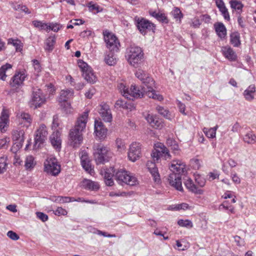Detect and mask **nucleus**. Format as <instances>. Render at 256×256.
I'll use <instances>...</instances> for the list:
<instances>
[{"mask_svg":"<svg viewBox=\"0 0 256 256\" xmlns=\"http://www.w3.org/2000/svg\"><path fill=\"white\" fill-rule=\"evenodd\" d=\"M88 112L85 111L78 118L75 126L69 132L68 140L70 145L73 148L80 146L83 140L82 132L86 128L88 122Z\"/></svg>","mask_w":256,"mask_h":256,"instance_id":"nucleus-1","label":"nucleus"},{"mask_svg":"<svg viewBox=\"0 0 256 256\" xmlns=\"http://www.w3.org/2000/svg\"><path fill=\"white\" fill-rule=\"evenodd\" d=\"M186 165L180 160H174L170 168L172 173L170 174L168 181L170 186L176 190L184 192L182 186V176L186 171Z\"/></svg>","mask_w":256,"mask_h":256,"instance_id":"nucleus-2","label":"nucleus"},{"mask_svg":"<svg viewBox=\"0 0 256 256\" xmlns=\"http://www.w3.org/2000/svg\"><path fill=\"white\" fill-rule=\"evenodd\" d=\"M126 58L130 65L137 68L144 62V54L140 47L132 45L126 49Z\"/></svg>","mask_w":256,"mask_h":256,"instance_id":"nucleus-3","label":"nucleus"},{"mask_svg":"<svg viewBox=\"0 0 256 256\" xmlns=\"http://www.w3.org/2000/svg\"><path fill=\"white\" fill-rule=\"evenodd\" d=\"M134 22L136 28L142 36H146L148 32L154 33L156 32V24L144 18L136 16Z\"/></svg>","mask_w":256,"mask_h":256,"instance_id":"nucleus-4","label":"nucleus"},{"mask_svg":"<svg viewBox=\"0 0 256 256\" xmlns=\"http://www.w3.org/2000/svg\"><path fill=\"white\" fill-rule=\"evenodd\" d=\"M195 181L198 186L194 184L193 180L190 178L184 181V183L190 192L196 195L202 194L204 190L200 188H202L205 186L206 182L205 178L200 175H198L195 177Z\"/></svg>","mask_w":256,"mask_h":256,"instance_id":"nucleus-5","label":"nucleus"},{"mask_svg":"<svg viewBox=\"0 0 256 256\" xmlns=\"http://www.w3.org/2000/svg\"><path fill=\"white\" fill-rule=\"evenodd\" d=\"M147 92L144 86L138 87L135 84H132L130 90L124 86L122 93L125 98L133 100L134 98H141L144 94L147 95Z\"/></svg>","mask_w":256,"mask_h":256,"instance_id":"nucleus-6","label":"nucleus"},{"mask_svg":"<svg viewBox=\"0 0 256 256\" xmlns=\"http://www.w3.org/2000/svg\"><path fill=\"white\" fill-rule=\"evenodd\" d=\"M115 178L117 182L122 185L125 184L130 186H134L138 184V180L135 176L130 175L128 172L123 169L118 170L116 172Z\"/></svg>","mask_w":256,"mask_h":256,"instance_id":"nucleus-7","label":"nucleus"},{"mask_svg":"<svg viewBox=\"0 0 256 256\" xmlns=\"http://www.w3.org/2000/svg\"><path fill=\"white\" fill-rule=\"evenodd\" d=\"M46 102V98L42 90L39 88H33L29 106L36 109L41 107Z\"/></svg>","mask_w":256,"mask_h":256,"instance_id":"nucleus-8","label":"nucleus"},{"mask_svg":"<svg viewBox=\"0 0 256 256\" xmlns=\"http://www.w3.org/2000/svg\"><path fill=\"white\" fill-rule=\"evenodd\" d=\"M112 153L106 148L100 144L98 145L94 152L97 164H104L108 162L112 157Z\"/></svg>","mask_w":256,"mask_h":256,"instance_id":"nucleus-9","label":"nucleus"},{"mask_svg":"<svg viewBox=\"0 0 256 256\" xmlns=\"http://www.w3.org/2000/svg\"><path fill=\"white\" fill-rule=\"evenodd\" d=\"M78 64L84 80L88 83L94 84L97 80V77L94 75L92 68L82 60H79Z\"/></svg>","mask_w":256,"mask_h":256,"instance_id":"nucleus-10","label":"nucleus"},{"mask_svg":"<svg viewBox=\"0 0 256 256\" xmlns=\"http://www.w3.org/2000/svg\"><path fill=\"white\" fill-rule=\"evenodd\" d=\"M142 82L146 87V90L148 91L146 94L149 98L158 100H163L162 96L156 94V91L154 90L155 82L154 79L150 76L149 74H148L144 79V80L142 81Z\"/></svg>","mask_w":256,"mask_h":256,"instance_id":"nucleus-11","label":"nucleus"},{"mask_svg":"<svg viewBox=\"0 0 256 256\" xmlns=\"http://www.w3.org/2000/svg\"><path fill=\"white\" fill-rule=\"evenodd\" d=\"M24 130H16L12 133V139L14 142L11 148V151L13 153H16L21 148L24 140Z\"/></svg>","mask_w":256,"mask_h":256,"instance_id":"nucleus-12","label":"nucleus"},{"mask_svg":"<svg viewBox=\"0 0 256 256\" xmlns=\"http://www.w3.org/2000/svg\"><path fill=\"white\" fill-rule=\"evenodd\" d=\"M44 171L52 176H58L60 172V166L56 158L47 159L44 162Z\"/></svg>","mask_w":256,"mask_h":256,"instance_id":"nucleus-13","label":"nucleus"},{"mask_svg":"<svg viewBox=\"0 0 256 256\" xmlns=\"http://www.w3.org/2000/svg\"><path fill=\"white\" fill-rule=\"evenodd\" d=\"M28 74L25 70H20L12 76L10 82V85L11 87L14 88L22 86H24V82Z\"/></svg>","mask_w":256,"mask_h":256,"instance_id":"nucleus-14","label":"nucleus"},{"mask_svg":"<svg viewBox=\"0 0 256 256\" xmlns=\"http://www.w3.org/2000/svg\"><path fill=\"white\" fill-rule=\"evenodd\" d=\"M104 38L106 44V47L110 51L118 52L119 50L120 43L115 35L108 32L107 34L104 33Z\"/></svg>","mask_w":256,"mask_h":256,"instance_id":"nucleus-15","label":"nucleus"},{"mask_svg":"<svg viewBox=\"0 0 256 256\" xmlns=\"http://www.w3.org/2000/svg\"><path fill=\"white\" fill-rule=\"evenodd\" d=\"M48 132L46 126L44 124L40 125L39 128L36 130L34 137V147L39 148L41 146L46 140Z\"/></svg>","mask_w":256,"mask_h":256,"instance_id":"nucleus-16","label":"nucleus"},{"mask_svg":"<svg viewBox=\"0 0 256 256\" xmlns=\"http://www.w3.org/2000/svg\"><path fill=\"white\" fill-rule=\"evenodd\" d=\"M141 156V144L138 142H132L129 148L128 158L133 162L136 161Z\"/></svg>","mask_w":256,"mask_h":256,"instance_id":"nucleus-17","label":"nucleus"},{"mask_svg":"<svg viewBox=\"0 0 256 256\" xmlns=\"http://www.w3.org/2000/svg\"><path fill=\"white\" fill-rule=\"evenodd\" d=\"M94 132L100 139H104L107 134L108 130L100 120H96L94 121Z\"/></svg>","mask_w":256,"mask_h":256,"instance_id":"nucleus-18","label":"nucleus"},{"mask_svg":"<svg viewBox=\"0 0 256 256\" xmlns=\"http://www.w3.org/2000/svg\"><path fill=\"white\" fill-rule=\"evenodd\" d=\"M221 52L222 55L230 62H235L237 60V55L234 50L230 46H222Z\"/></svg>","mask_w":256,"mask_h":256,"instance_id":"nucleus-19","label":"nucleus"},{"mask_svg":"<svg viewBox=\"0 0 256 256\" xmlns=\"http://www.w3.org/2000/svg\"><path fill=\"white\" fill-rule=\"evenodd\" d=\"M99 113L102 120L106 122H110L112 120V115L109 106L106 104H102L100 106Z\"/></svg>","mask_w":256,"mask_h":256,"instance_id":"nucleus-20","label":"nucleus"},{"mask_svg":"<svg viewBox=\"0 0 256 256\" xmlns=\"http://www.w3.org/2000/svg\"><path fill=\"white\" fill-rule=\"evenodd\" d=\"M114 173L115 170L114 167H110L104 170V174H102V175L104 176V178L106 186H112L114 184L112 178L114 176H115Z\"/></svg>","mask_w":256,"mask_h":256,"instance_id":"nucleus-21","label":"nucleus"},{"mask_svg":"<svg viewBox=\"0 0 256 256\" xmlns=\"http://www.w3.org/2000/svg\"><path fill=\"white\" fill-rule=\"evenodd\" d=\"M50 140L52 146L56 150H60L61 148L62 140L60 133L56 130L50 136Z\"/></svg>","mask_w":256,"mask_h":256,"instance_id":"nucleus-22","label":"nucleus"},{"mask_svg":"<svg viewBox=\"0 0 256 256\" xmlns=\"http://www.w3.org/2000/svg\"><path fill=\"white\" fill-rule=\"evenodd\" d=\"M146 120L154 128H160L163 126L162 120L158 119L156 116L148 114L146 116Z\"/></svg>","mask_w":256,"mask_h":256,"instance_id":"nucleus-23","label":"nucleus"},{"mask_svg":"<svg viewBox=\"0 0 256 256\" xmlns=\"http://www.w3.org/2000/svg\"><path fill=\"white\" fill-rule=\"evenodd\" d=\"M215 31L221 39H224L226 36V28L223 23L218 22L214 24Z\"/></svg>","mask_w":256,"mask_h":256,"instance_id":"nucleus-24","label":"nucleus"},{"mask_svg":"<svg viewBox=\"0 0 256 256\" xmlns=\"http://www.w3.org/2000/svg\"><path fill=\"white\" fill-rule=\"evenodd\" d=\"M256 92V86L254 84L250 85L243 92L244 98L249 102L254 99V94Z\"/></svg>","mask_w":256,"mask_h":256,"instance_id":"nucleus-25","label":"nucleus"},{"mask_svg":"<svg viewBox=\"0 0 256 256\" xmlns=\"http://www.w3.org/2000/svg\"><path fill=\"white\" fill-rule=\"evenodd\" d=\"M56 43V38L54 36H50L45 40L44 49L46 52H51L54 49Z\"/></svg>","mask_w":256,"mask_h":256,"instance_id":"nucleus-26","label":"nucleus"},{"mask_svg":"<svg viewBox=\"0 0 256 256\" xmlns=\"http://www.w3.org/2000/svg\"><path fill=\"white\" fill-rule=\"evenodd\" d=\"M74 95V91L72 89H67L66 90H62L58 98V102L62 103V102L67 101L70 98Z\"/></svg>","mask_w":256,"mask_h":256,"instance_id":"nucleus-27","label":"nucleus"},{"mask_svg":"<svg viewBox=\"0 0 256 256\" xmlns=\"http://www.w3.org/2000/svg\"><path fill=\"white\" fill-rule=\"evenodd\" d=\"M82 186L85 189L91 190H97L100 188L99 185L97 182L89 180H84Z\"/></svg>","mask_w":256,"mask_h":256,"instance_id":"nucleus-28","label":"nucleus"},{"mask_svg":"<svg viewBox=\"0 0 256 256\" xmlns=\"http://www.w3.org/2000/svg\"><path fill=\"white\" fill-rule=\"evenodd\" d=\"M150 14L156 18L158 21L163 24H168V20L167 16L164 13L157 12L156 11L149 12Z\"/></svg>","mask_w":256,"mask_h":256,"instance_id":"nucleus-29","label":"nucleus"},{"mask_svg":"<svg viewBox=\"0 0 256 256\" xmlns=\"http://www.w3.org/2000/svg\"><path fill=\"white\" fill-rule=\"evenodd\" d=\"M230 42L234 47H239L241 44L240 34L238 32H232L230 34Z\"/></svg>","mask_w":256,"mask_h":256,"instance_id":"nucleus-30","label":"nucleus"},{"mask_svg":"<svg viewBox=\"0 0 256 256\" xmlns=\"http://www.w3.org/2000/svg\"><path fill=\"white\" fill-rule=\"evenodd\" d=\"M115 52L110 51L104 58L105 62L108 66H114L116 64L117 58L114 54Z\"/></svg>","mask_w":256,"mask_h":256,"instance_id":"nucleus-31","label":"nucleus"},{"mask_svg":"<svg viewBox=\"0 0 256 256\" xmlns=\"http://www.w3.org/2000/svg\"><path fill=\"white\" fill-rule=\"evenodd\" d=\"M230 4L232 8L237 10L238 14L242 12L244 5L238 0H230Z\"/></svg>","mask_w":256,"mask_h":256,"instance_id":"nucleus-32","label":"nucleus"},{"mask_svg":"<svg viewBox=\"0 0 256 256\" xmlns=\"http://www.w3.org/2000/svg\"><path fill=\"white\" fill-rule=\"evenodd\" d=\"M8 44H12L14 46L16 52H20L22 50V45L21 42L18 39H13L12 38H10L8 40Z\"/></svg>","mask_w":256,"mask_h":256,"instance_id":"nucleus-33","label":"nucleus"},{"mask_svg":"<svg viewBox=\"0 0 256 256\" xmlns=\"http://www.w3.org/2000/svg\"><path fill=\"white\" fill-rule=\"evenodd\" d=\"M218 128V126H216L214 127L209 129L204 128L203 130V131L208 138H213L216 137V130Z\"/></svg>","mask_w":256,"mask_h":256,"instance_id":"nucleus-34","label":"nucleus"},{"mask_svg":"<svg viewBox=\"0 0 256 256\" xmlns=\"http://www.w3.org/2000/svg\"><path fill=\"white\" fill-rule=\"evenodd\" d=\"M244 140L248 144H254L256 142V136L250 132L244 136Z\"/></svg>","mask_w":256,"mask_h":256,"instance_id":"nucleus-35","label":"nucleus"},{"mask_svg":"<svg viewBox=\"0 0 256 256\" xmlns=\"http://www.w3.org/2000/svg\"><path fill=\"white\" fill-rule=\"evenodd\" d=\"M12 67V65L10 64H6L4 65H3L0 68V79L2 80H5L6 78V70L11 68Z\"/></svg>","mask_w":256,"mask_h":256,"instance_id":"nucleus-36","label":"nucleus"},{"mask_svg":"<svg viewBox=\"0 0 256 256\" xmlns=\"http://www.w3.org/2000/svg\"><path fill=\"white\" fill-rule=\"evenodd\" d=\"M150 173L152 174L154 180L157 183L160 182V175L159 174L158 169L156 168H150V169L148 170Z\"/></svg>","mask_w":256,"mask_h":256,"instance_id":"nucleus-37","label":"nucleus"},{"mask_svg":"<svg viewBox=\"0 0 256 256\" xmlns=\"http://www.w3.org/2000/svg\"><path fill=\"white\" fill-rule=\"evenodd\" d=\"M32 24L36 28H38L40 30H48V25L47 24L44 23L40 20L32 21Z\"/></svg>","mask_w":256,"mask_h":256,"instance_id":"nucleus-38","label":"nucleus"},{"mask_svg":"<svg viewBox=\"0 0 256 256\" xmlns=\"http://www.w3.org/2000/svg\"><path fill=\"white\" fill-rule=\"evenodd\" d=\"M34 158L32 156H30L26 157L25 160V167L26 170L34 168L35 164H34Z\"/></svg>","mask_w":256,"mask_h":256,"instance_id":"nucleus-39","label":"nucleus"},{"mask_svg":"<svg viewBox=\"0 0 256 256\" xmlns=\"http://www.w3.org/2000/svg\"><path fill=\"white\" fill-rule=\"evenodd\" d=\"M88 7L89 10L94 14H97L102 10V8L98 5L96 4H92V2H90L88 4Z\"/></svg>","mask_w":256,"mask_h":256,"instance_id":"nucleus-40","label":"nucleus"},{"mask_svg":"<svg viewBox=\"0 0 256 256\" xmlns=\"http://www.w3.org/2000/svg\"><path fill=\"white\" fill-rule=\"evenodd\" d=\"M148 74L146 71L140 68H138L135 72L136 76L142 82L144 80V79L146 78Z\"/></svg>","mask_w":256,"mask_h":256,"instance_id":"nucleus-41","label":"nucleus"},{"mask_svg":"<svg viewBox=\"0 0 256 256\" xmlns=\"http://www.w3.org/2000/svg\"><path fill=\"white\" fill-rule=\"evenodd\" d=\"M178 224L182 227H186L187 228H192L193 226L192 222L188 220H180L178 222Z\"/></svg>","mask_w":256,"mask_h":256,"instance_id":"nucleus-42","label":"nucleus"},{"mask_svg":"<svg viewBox=\"0 0 256 256\" xmlns=\"http://www.w3.org/2000/svg\"><path fill=\"white\" fill-rule=\"evenodd\" d=\"M156 109L160 114L166 118H168L170 114L168 110H165L163 107L160 106H157Z\"/></svg>","mask_w":256,"mask_h":256,"instance_id":"nucleus-43","label":"nucleus"},{"mask_svg":"<svg viewBox=\"0 0 256 256\" xmlns=\"http://www.w3.org/2000/svg\"><path fill=\"white\" fill-rule=\"evenodd\" d=\"M81 164L84 168V169L87 172L90 173L92 170V168L91 167V163L90 160H86L85 162H82Z\"/></svg>","mask_w":256,"mask_h":256,"instance_id":"nucleus-44","label":"nucleus"},{"mask_svg":"<svg viewBox=\"0 0 256 256\" xmlns=\"http://www.w3.org/2000/svg\"><path fill=\"white\" fill-rule=\"evenodd\" d=\"M127 102L124 101L122 99H118L116 100L114 106L116 108H122L125 109L126 106Z\"/></svg>","mask_w":256,"mask_h":256,"instance_id":"nucleus-45","label":"nucleus"},{"mask_svg":"<svg viewBox=\"0 0 256 256\" xmlns=\"http://www.w3.org/2000/svg\"><path fill=\"white\" fill-rule=\"evenodd\" d=\"M20 118L25 122L28 123V124H31L32 119L31 116L29 114L26 113V112H22L20 114Z\"/></svg>","mask_w":256,"mask_h":256,"instance_id":"nucleus-46","label":"nucleus"},{"mask_svg":"<svg viewBox=\"0 0 256 256\" xmlns=\"http://www.w3.org/2000/svg\"><path fill=\"white\" fill-rule=\"evenodd\" d=\"M62 27V26L58 23H52L48 25V29H50L55 32H57Z\"/></svg>","mask_w":256,"mask_h":256,"instance_id":"nucleus-47","label":"nucleus"},{"mask_svg":"<svg viewBox=\"0 0 256 256\" xmlns=\"http://www.w3.org/2000/svg\"><path fill=\"white\" fill-rule=\"evenodd\" d=\"M219 10L220 12L224 16V18L225 20L227 21L230 20L229 12L226 6L225 8H222L220 10Z\"/></svg>","mask_w":256,"mask_h":256,"instance_id":"nucleus-48","label":"nucleus"},{"mask_svg":"<svg viewBox=\"0 0 256 256\" xmlns=\"http://www.w3.org/2000/svg\"><path fill=\"white\" fill-rule=\"evenodd\" d=\"M54 214L56 216H66L67 214V211L62 207H58L54 212Z\"/></svg>","mask_w":256,"mask_h":256,"instance_id":"nucleus-49","label":"nucleus"},{"mask_svg":"<svg viewBox=\"0 0 256 256\" xmlns=\"http://www.w3.org/2000/svg\"><path fill=\"white\" fill-rule=\"evenodd\" d=\"M7 236L13 240H16L20 238L19 236L12 230H10L7 232Z\"/></svg>","mask_w":256,"mask_h":256,"instance_id":"nucleus-50","label":"nucleus"},{"mask_svg":"<svg viewBox=\"0 0 256 256\" xmlns=\"http://www.w3.org/2000/svg\"><path fill=\"white\" fill-rule=\"evenodd\" d=\"M36 216L38 218L43 222H45L48 220V216L42 212H36Z\"/></svg>","mask_w":256,"mask_h":256,"instance_id":"nucleus-51","label":"nucleus"},{"mask_svg":"<svg viewBox=\"0 0 256 256\" xmlns=\"http://www.w3.org/2000/svg\"><path fill=\"white\" fill-rule=\"evenodd\" d=\"M6 163L4 158H0V174L4 173L6 170Z\"/></svg>","mask_w":256,"mask_h":256,"instance_id":"nucleus-52","label":"nucleus"},{"mask_svg":"<svg viewBox=\"0 0 256 256\" xmlns=\"http://www.w3.org/2000/svg\"><path fill=\"white\" fill-rule=\"evenodd\" d=\"M80 162H84L86 160H88L89 159L88 154L85 150H82L80 152Z\"/></svg>","mask_w":256,"mask_h":256,"instance_id":"nucleus-53","label":"nucleus"},{"mask_svg":"<svg viewBox=\"0 0 256 256\" xmlns=\"http://www.w3.org/2000/svg\"><path fill=\"white\" fill-rule=\"evenodd\" d=\"M189 206L188 204L186 203H182L180 204H178L174 208V210H186L188 208Z\"/></svg>","mask_w":256,"mask_h":256,"instance_id":"nucleus-54","label":"nucleus"},{"mask_svg":"<svg viewBox=\"0 0 256 256\" xmlns=\"http://www.w3.org/2000/svg\"><path fill=\"white\" fill-rule=\"evenodd\" d=\"M9 138H4L2 139H0V148H7V143L8 142Z\"/></svg>","mask_w":256,"mask_h":256,"instance_id":"nucleus-55","label":"nucleus"},{"mask_svg":"<svg viewBox=\"0 0 256 256\" xmlns=\"http://www.w3.org/2000/svg\"><path fill=\"white\" fill-rule=\"evenodd\" d=\"M32 64H33L34 70L37 72H40V71L41 66H40V64L38 60L34 59L32 60Z\"/></svg>","mask_w":256,"mask_h":256,"instance_id":"nucleus-56","label":"nucleus"},{"mask_svg":"<svg viewBox=\"0 0 256 256\" xmlns=\"http://www.w3.org/2000/svg\"><path fill=\"white\" fill-rule=\"evenodd\" d=\"M178 106L179 108L180 112L184 115H186V113L185 112V104L181 102L180 101H178Z\"/></svg>","mask_w":256,"mask_h":256,"instance_id":"nucleus-57","label":"nucleus"},{"mask_svg":"<svg viewBox=\"0 0 256 256\" xmlns=\"http://www.w3.org/2000/svg\"><path fill=\"white\" fill-rule=\"evenodd\" d=\"M161 154V152L160 151L156 150L155 151L152 152L151 154V156L154 160H158L160 158Z\"/></svg>","mask_w":256,"mask_h":256,"instance_id":"nucleus-58","label":"nucleus"},{"mask_svg":"<svg viewBox=\"0 0 256 256\" xmlns=\"http://www.w3.org/2000/svg\"><path fill=\"white\" fill-rule=\"evenodd\" d=\"M174 18H176L180 19L182 18V13L180 10L178 8H176V9L174 10Z\"/></svg>","mask_w":256,"mask_h":256,"instance_id":"nucleus-59","label":"nucleus"},{"mask_svg":"<svg viewBox=\"0 0 256 256\" xmlns=\"http://www.w3.org/2000/svg\"><path fill=\"white\" fill-rule=\"evenodd\" d=\"M58 118L57 115H54L53 116V122L52 124V128H56L58 126L59 124H58Z\"/></svg>","mask_w":256,"mask_h":256,"instance_id":"nucleus-60","label":"nucleus"},{"mask_svg":"<svg viewBox=\"0 0 256 256\" xmlns=\"http://www.w3.org/2000/svg\"><path fill=\"white\" fill-rule=\"evenodd\" d=\"M60 104V106L64 110L66 111H68V110L70 108V104L67 101L62 102V103Z\"/></svg>","mask_w":256,"mask_h":256,"instance_id":"nucleus-61","label":"nucleus"},{"mask_svg":"<svg viewBox=\"0 0 256 256\" xmlns=\"http://www.w3.org/2000/svg\"><path fill=\"white\" fill-rule=\"evenodd\" d=\"M208 176L210 179L212 178L210 180H212L216 178H218L220 174L217 171H214L213 172H210L208 174Z\"/></svg>","mask_w":256,"mask_h":256,"instance_id":"nucleus-62","label":"nucleus"},{"mask_svg":"<svg viewBox=\"0 0 256 256\" xmlns=\"http://www.w3.org/2000/svg\"><path fill=\"white\" fill-rule=\"evenodd\" d=\"M126 110H128L130 111H132L136 109L134 104L132 102H127Z\"/></svg>","mask_w":256,"mask_h":256,"instance_id":"nucleus-63","label":"nucleus"},{"mask_svg":"<svg viewBox=\"0 0 256 256\" xmlns=\"http://www.w3.org/2000/svg\"><path fill=\"white\" fill-rule=\"evenodd\" d=\"M8 115L7 112L5 110H3L1 116H0V120H2L8 121Z\"/></svg>","mask_w":256,"mask_h":256,"instance_id":"nucleus-64","label":"nucleus"}]
</instances>
